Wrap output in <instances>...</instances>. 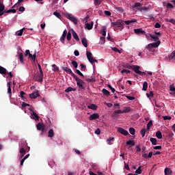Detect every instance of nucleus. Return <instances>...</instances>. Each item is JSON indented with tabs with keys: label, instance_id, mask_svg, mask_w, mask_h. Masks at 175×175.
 Returning <instances> with one entry per match:
<instances>
[{
	"label": "nucleus",
	"instance_id": "nucleus-10",
	"mask_svg": "<svg viewBox=\"0 0 175 175\" xmlns=\"http://www.w3.org/2000/svg\"><path fill=\"white\" fill-rule=\"evenodd\" d=\"M134 32L137 35H144L146 33V31H143V29H135Z\"/></svg>",
	"mask_w": 175,
	"mask_h": 175
},
{
	"label": "nucleus",
	"instance_id": "nucleus-63",
	"mask_svg": "<svg viewBox=\"0 0 175 175\" xmlns=\"http://www.w3.org/2000/svg\"><path fill=\"white\" fill-rule=\"evenodd\" d=\"M27 106H30V105L28 104V103H25V102H23V103H22V108H23V109H24L25 107H27Z\"/></svg>",
	"mask_w": 175,
	"mask_h": 175
},
{
	"label": "nucleus",
	"instance_id": "nucleus-33",
	"mask_svg": "<svg viewBox=\"0 0 175 175\" xmlns=\"http://www.w3.org/2000/svg\"><path fill=\"white\" fill-rule=\"evenodd\" d=\"M52 68V70H53V72H58L59 70V68H58L55 64H53Z\"/></svg>",
	"mask_w": 175,
	"mask_h": 175
},
{
	"label": "nucleus",
	"instance_id": "nucleus-52",
	"mask_svg": "<svg viewBox=\"0 0 175 175\" xmlns=\"http://www.w3.org/2000/svg\"><path fill=\"white\" fill-rule=\"evenodd\" d=\"M81 66V70H83L84 72H85V69H87V67L85 66V65L81 64H80Z\"/></svg>",
	"mask_w": 175,
	"mask_h": 175
},
{
	"label": "nucleus",
	"instance_id": "nucleus-53",
	"mask_svg": "<svg viewBox=\"0 0 175 175\" xmlns=\"http://www.w3.org/2000/svg\"><path fill=\"white\" fill-rule=\"evenodd\" d=\"M107 87L109 88V89L111 90V91L113 94H114L116 92V89H114L113 87H111V85L110 84H108Z\"/></svg>",
	"mask_w": 175,
	"mask_h": 175
},
{
	"label": "nucleus",
	"instance_id": "nucleus-11",
	"mask_svg": "<svg viewBox=\"0 0 175 175\" xmlns=\"http://www.w3.org/2000/svg\"><path fill=\"white\" fill-rule=\"evenodd\" d=\"M4 13H5V5H3V3L0 2V16H3Z\"/></svg>",
	"mask_w": 175,
	"mask_h": 175
},
{
	"label": "nucleus",
	"instance_id": "nucleus-5",
	"mask_svg": "<svg viewBox=\"0 0 175 175\" xmlns=\"http://www.w3.org/2000/svg\"><path fill=\"white\" fill-rule=\"evenodd\" d=\"M117 131L119 133H121V135H123L124 136H128V135H129L128 131L124 129L122 127H118Z\"/></svg>",
	"mask_w": 175,
	"mask_h": 175
},
{
	"label": "nucleus",
	"instance_id": "nucleus-59",
	"mask_svg": "<svg viewBox=\"0 0 175 175\" xmlns=\"http://www.w3.org/2000/svg\"><path fill=\"white\" fill-rule=\"evenodd\" d=\"M76 72L81 77H84V75L79 70H76Z\"/></svg>",
	"mask_w": 175,
	"mask_h": 175
},
{
	"label": "nucleus",
	"instance_id": "nucleus-46",
	"mask_svg": "<svg viewBox=\"0 0 175 175\" xmlns=\"http://www.w3.org/2000/svg\"><path fill=\"white\" fill-rule=\"evenodd\" d=\"M146 96H147L148 98H154V92L150 91V94L146 93Z\"/></svg>",
	"mask_w": 175,
	"mask_h": 175
},
{
	"label": "nucleus",
	"instance_id": "nucleus-19",
	"mask_svg": "<svg viewBox=\"0 0 175 175\" xmlns=\"http://www.w3.org/2000/svg\"><path fill=\"white\" fill-rule=\"evenodd\" d=\"M36 128H37L38 131H42V132H43V131H44V127L43 126V124H42V123H38L36 125Z\"/></svg>",
	"mask_w": 175,
	"mask_h": 175
},
{
	"label": "nucleus",
	"instance_id": "nucleus-26",
	"mask_svg": "<svg viewBox=\"0 0 175 175\" xmlns=\"http://www.w3.org/2000/svg\"><path fill=\"white\" fill-rule=\"evenodd\" d=\"M54 137V131L53 129H51L48 132V137Z\"/></svg>",
	"mask_w": 175,
	"mask_h": 175
},
{
	"label": "nucleus",
	"instance_id": "nucleus-21",
	"mask_svg": "<svg viewBox=\"0 0 175 175\" xmlns=\"http://www.w3.org/2000/svg\"><path fill=\"white\" fill-rule=\"evenodd\" d=\"M38 81L39 83L43 82V71H40V74L38 75Z\"/></svg>",
	"mask_w": 175,
	"mask_h": 175
},
{
	"label": "nucleus",
	"instance_id": "nucleus-58",
	"mask_svg": "<svg viewBox=\"0 0 175 175\" xmlns=\"http://www.w3.org/2000/svg\"><path fill=\"white\" fill-rule=\"evenodd\" d=\"M170 91H172V92H175V87L174 85H170Z\"/></svg>",
	"mask_w": 175,
	"mask_h": 175
},
{
	"label": "nucleus",
	"instance_id": "nucleus-50",
	"mask_svg": "<svg viewBox=\"0 0 175 175\" xmlns=\"http://www.w3.org/2000/svg\"><path fill=\"white\" fill-rule=\"evenodd\" d=\"M121 73L122 75H124V73H126V75H129V73H131V70L124 69L121 71Z\"/></svg>",
	"mask_w": 175,
	"mask_h": 175
},
{
	"label": "nucleus",
	"instance_id": "nucleus-35",
	"mask_svg": "<svg viewBox=\"0 0 175 175\" xmlns=\"http://www.w3.org/2000/svg\"><path fill=\"white\" fill-rule=\"evenodd\" d=\"M166 23H171V24H175V19L174 18H165Z\"/></svg>",
	"mask_w": 175,
	"mask_h": 175
},
{
	"label": "nucleus",
	"instance_id": "nucleus-55",
	"mask_svg": "<svg viewBox=\"0 0 175 175\" xmlns=\"http://www.w3.org/2000/svg\"><path fill=\"white\" fill-rule=\"evenodd\" d=\"M24 29H25V28H23L18 31L17 33L18 36H23V32H24Z\"/></svg>",
	"mask_w": 175,
	"mask_h": 175
},
{
	"label": "nucleus",
	"instance_id": "nucleus-32",
	"mask_svg": "<svg viewBox=\"0 0 175 175\" xmlns=\"http://www.w3.org/2000/svg\"><path fill=\"white\" fill-rule=\"evenodd\" d=\"M147 88H148V83L147 82H144L143 84V88L142 90L143 91H147Z\"/></svg>",
	"mask_w": 175,
	"mask_h": 175
},
{
	"label": "nucleus",
	"instance_id": "nucleus-16",
	"mask_svg": "<svg viewBox=\"0 0 175 175\" xmlns=\"http://www.w3.org/2000/svg\"><path fill=\"white\" fill-rule=\"evenodd\" d=\"M72 38H74L77 42H79L80 40V38H79V36L77 35V33H76V31H75V30H72Z\"/></svg>",
	"mask_w": 175,
	"mask_h": 175
},
{
	"label": "nucleus",
	"instance_id": "nucleus-20",
	"mask_svg": "<svg viewBox=\"0 0 175 175\" xmlns=\"http://www.w3.org/2000/svg\"><path fill=\"white\" fill-rule=\"evenodd\" d=\"M19 152H20V154H22L21 156V158H23V157H24L25 155V154H27V150H25V149H24V148H21L19 150Z\"/></svg>",
	"mask_w": 175,
	"mask_h": 175
},
{
	"label": "nucleus",
	"instance_id": "nucleus-2",
	"mask_svg": "<svg viewBox=\"0 0 175 175\" xmlns=\"http://www.w3.org/2000/svg\"><path fill=\"white\" fill-rule=\"evenodd\" d=\"M86 55H87V58L88 59L89 62H90V64H92V65H94V62L98 64V60L96 59H94V57H92V53H91L90 51H87Z\"/></svg>",
	"mask_w": 175,
	"mask_h": 175
},
{
	"label": "nucleus",
	"instance_id": "nucleus-24",
	"mask_svg": "<svg viewBox=\"0 0 175 175\" xmlns=\"http://www.w3.org/2000/svg\"><path fill=\"white\" fill-rule=\"evenodd\" d=\"M141 7H142V3H137V2L135 3L133 6V9L136 8L137 9V10H139V9H140L139 8Z\"/></svg>",
	"mask_w": 175,
	"mask_h": 175
},
{
	"label": "nucleus",
	"instance_id": "nucleus-25",
	"mask_svg": "<svg viewBox=\"0 0 175 175\" xmlns=\"http://www.w3.org/2000/svg\"><path fill=\"white\" fill-rule=\"evenodd\" d=\"M31 116L33 117V120H35V121H39V116H38L36 112H33Z\"/></svg>",
	"mask_w": 175,
	"mask_h": 175
},
{
	"label": "nucleus",
	"instance_id": "nucleus-57",
	"mask_svg": "<svg viewBox=\"0 0 175 175\" xmlns=\"http://www.w3.org/2000/svg\"><path fill=\"white\" fill-rule=\"evenodd\" d=\"M122 111H121V109H118V110H116L113 112V114H122Z\"/></svg>",
	"mask_w": 175,
	"mask_h": 175
},
{
	"label": "nucleus",
	"instance_id": "nucleus-64",
	"mask_svg": "<svg viewBox=\"0 0 175 175\" xmlns=\"http://www.w3.org/2000/svg\"><path fill=\"white\" fill-rule=\"evenodd\" d=\"M101 33L103 36H106V29H103V30L101 31Z\"/></svg>",
	"mask_w": 175,
	"mask_h": 175
},
{
	"label": "nucleus",
	"instance_id": "nucleus-45",
	"mask_svg": "<svg viewBox=\"0 0 175 175\" xmlns=\"http://www.w3.org/2000/svg\"><path fill=\"white\" fill-rule=\"evenodd\" d=\"M66 36L67 40L69 42L72 39V33H70V31H69Z\"/></svg>",
	"mask_w": 175,
	"mask_h": 175
},
{
	"label": "nucleus",
	"instance_id": "nucleus-12",
	"mask_svg": "<svg viewBox=\"0 0 175 175\" xmlns=\"http://www.w3.org/2000/svg\"><path fill=\"white\" fill-rule=\"evenodd\" d=\"M8 73H9L8 70H6V68H3L2 66H0V75H5V76H6Z\"/></svg>",
	"mask_w": 175,
	"mask_h": 175
},
{
	"label": "nucleus",
	"instance_id": "nucleus-48",
	"mask_svg": "<svg viewBox=\"0 0 175 175\" xmlns=\"http://www.w3.org/2000/svg\"><path fill=\"white\" fill-rule=\"evenodd\" d=\"M131 111V107H126L122 111L123 113H129Z\"/></svg>",
	"mask_w": 175,
	"mask_h": 175
},
{
	"label": "nucleus",
	"instance_id": "nucleus-39",
	"mask_svg": "<svg viewBox=\"0 0 175 175\" xmlns=\"http://www.w3.org/2000/svg\"><path fill=\"white\" fill-rule=\"evenodd\" d=\"M72 91H76V88L68 87L67 89L65 90V92H70Z\"/></svg>",
	"mask_w": 175,
	"mask_h": 175
},
{
	"label": "nucleus",
	"instance_id": "nucleus-38",
	"mask_svg": "<svg viewBox=\"0 0 175 175\" xmlns=\"http://www.w3.org/2000/svg\"><path fill=\"white\" fill-rule=\"evenodd\" d=\"M131 23H136V19H133L132 21H124V24L126 23V25H129V24H131Z\"/></svg>",
	"mask_w": 175,
	"mask_h": 175
},
{
	"label": "nucleus",
	"instance_id": "nucleus-13",
	"mask_svg": "<svg viewBox=\"0 0 175 175\" xmlns=\"http://www.w3.org/2000/svg\"><path fill=\"white\" fill-rule=\"evenodd\" d=\"M131 69H133V70L137 73V75H139V73L140 72V66H137V65H134L133 66V67L131 68Z\"/></svg>",
	"mask_w": 175,
	"mask_h": 175
},
{
	"label": "nucleus",
	"instance_id": "nucleus-51",
	"mask_svg": "<svg viewBox=\"0 0 175 175\" xmlns=\"http://www.w3.org/2000/svg\"><path fill=\"white\" fill-rule=\"evenodd\" d=\"M53 15L55 16V17H57V18H61L62 17L61 14L57 12H53Z\"/></svg>",
	"mask_w": 175,
	"mask_h": 175
},
{
	"label": "nucleus",
	"instance_id": "nucleus-56",
	"mask_svg": "<svg viewBox=\"0 0 175 175\" xmlns=\"http://www.w3.org/2000/svg\"><path fill=\"white\" fill-rule=\"evenodd\" d=\"M116 9L118 12H120V13H123L124 12V9L121 7H116Z\"/></svg>",
	"mask_w": 175,
	"mask_h": 175
},
{
	"label": "nucleus",
	"instance_id": "nucleus-3",
	"mask_svg": "<svg viewBox=\"0 0 175 175\" xmlns=\"http://www.w3.org/2000/svg\"><path fill=\"white\" fill-rule=\"evenodd\" d=\"M73 79H75L77 81V85L79 87V88H81V90H85V88L83 85L84 84V81L81 80V79L79 78L77 76L75 75L73 77Z\"/></svg>",
	"mask_w": 175,
	"mask_h": 175
},
{
	"label": "nucleus",
	"instance_id": "nucleus-17",
	"mask_svg": "<svg viewBox=\"0 0 175 175\" xmlns=\"http://www.w3.org/2000/svg\"><path fill=\"white\" fill-rule=\"evenodd\" d=\"M81 42L83 46H84V47H88V41L87 40V38H83L81 39Z\"/></svg>",
	"mask_w": 175,
	"mask_h": 175
},
{
	"label": "nucleus",
	"instance_id": "nucleus-49",
	"mask_svg": "<svg viewBox=\"0 0 175 175\" xmlns=\"http://www.w3.org/2000/svg\"><path fill=\"white\" fill-rule=\"evenodd\" d=\"M100 3H102V0H94V5H96V6H98Z\"/></svg>",
	"mask_w": 175,
	"mask_h": 175
},
{
	"label": "nucleus",
	"instance_id": "nucleus-14",
	"mask_svg": "<svg viewBox=\"0 0 175 175\" xmlns=\"http://www.w3.org/2000/svg\"><path fill=\"white\" fill-rule=\"evenodd\" d=\"M98 118H99V114H98V113H93V114L90 115V118H89L90 121H92L94 120H98Z\"/></svg>",
	"mask_w": 175,
	"mask_h": 175
},
{
	"label": "nucleus",
	"instance_id": "nucleus-18",
	"mask_svg": "<svg viewBox=\"0 0 175 175\" xmlns=\"http://www.w3.org/2000/svg\"><path fill=\"white\" fill-rule=\"evenodd\" d=\"M126 146H130V147H134L135 146V141L129 139L126 142Z\"/></svg>",
	"mask_w": 175,
	"mask_h": 175
},
{
	"label": "nucleus",
	"instance_id": "nucleus-28",
	"mask_svg": "<svg viewBox=\"0 0 175 175\" xmlns=\"http://www.w3.org/2000/svg\"><path fill=\"white\" fill-rule=\"evenodd\" d=\"M102 92L104 95H105V96H109V95H110V92H109L106 89H103L102 90Z\"/></svg>",
	"mask_w": 175,
	"mask_h": 175
},
{
	"label": "nucleus",
	"instance_id": "nucleus-6",
	"mask_svg": "<svg viewBox=\"0 0 175 175\" xmlns=\"http://www.w3.org/2000/svg\"><path fill=\"white\" fill-rule=\"evenodd\" d=\"M66 17L68 18V20H70V21H72L75 25L77 24V19L76 17H75V16L70 14H68Z\"/></svg>",
	"mask_w": 175,
	"mask_h": 175
},
{
	"label": "nucleus",
	"instance_id": "nucleus-34",
	"mask_svg": "<svg viewBox=\"0 0 175 175\" xmlns=\"http://www.w3.org/2000/svg\"><path fill=\"white\" fill-rule=\"evenodd\" d=\"M19 59H20V62H21V64L24 63V55H23V53H19Z\"/></svg>",
	"mask_w": 175,
	"mask_h": 175
},
{
	"label": "nucleus",
	"instance_id": "nucleus-9",
	"mask_svg": "<svg viewBox=\"0 0 175 175\" xmlns=\"http://www.w3.org/2000/svg\"><path fill=\"white\" fill-rule=\"evenodd\" d=\"M66 35H68V31L66 29L64 30L62 37L60 38V42L63 44L65 43V39L66 38Z\"/></svg>",
	"mask_w": 175,
	"mask_h": 175
},
{
	"label": "nucleus",
	"instance_id": "nucleus-23",
	"mask_svg": "<svg viewBox=\"0 0 175 175\" xmlns=\"http://www.w3.org/2000/svg\"><path fill=\"white\" fill-rule=\"evenodd\" d=\"M88 109H91L92 110H96L98 109V106L94 104H90L88 106Z\"/></svg>",
	"mask_w": 175,
	"mask_h": 175
},
{
	"label": "nucleus",
	"instance_id": "nucleus-4",
	"mask_svg": "<svg viewBox=\"0 0 175 175\" xmlns=\"http://www.w3.org/2000/svg\"><path fill=\"white\" fill-rule=\"evenodd\" d=\"M25 55V57L29 56V58H30V59H31L32 61H33V62H35L36 59V53H34L33 55H32L31 54V52L29 51V50H26Z\"/></svg>",
	"mask_w": 175,
	"mask_h": 175
},
{
	"label": "nucleus",
	"instance_id": "nucleus-43",
	"mask_svg": "<svg viewBox=\"0 0 175 175\" xmlns=\"http://www.w3.org/2000/svg\"><path fill=\"white\" fill-rule=\"evenodd\" d=\"M169 59H175V51L170 55Z\"/></svg>",
	"mask_w": 175,
	"mask_h": 175
},
{
	"label": "nucleus",
	"instance_id": "nucleus-54",
	"mask_svg": "<svg viewBox=\"0 0 175 175\" xmlns=\"http://www.w3.org/2000/svg\"><path fill=\"white\" fill-rule=\"evenodd\" d=\"M113 51H115V53H119V54H121V51L118 49L117 47L112 48Z\"/></svg>",
	"mask_w": 175,
	"mask_h": 175
},
{
	"label": "nucleus",
	"instance_id": "nucleus-62",
	"mask_svg": "<svg viewBox=\"0 0 175 175\" xmlns=\"http://www.w3.org/2000/svg\"><path fill=\"white\" fill-rule=\"evenodd\" d=\"M166 6H167V9H173V8H174L173 4H172L170 3H168Z\"/></svg>",
	"mask_w": 175,
	"mask_h": 175
},
{
	"label": "nucleus",
	"instance_id": "nucleus-37",
	"mask_svg": "<svg viewBox=\"0 0 175 175\" xmlns=\"http://www.w3.org/2000/svg\"><path fill=\"white\" fill-rule=\"evenodd\" d=\"M165 174V175H170L172 174V170L169 168H165L164 170Z\"/></svg>",
	"mask_w": 175,
	"mask_h": 175
},
{
	"label": "nucleus",
	"instance_id": "nucleus-22",
	"mask_svg": "<svg viewBox=\"0 0 175 175\" xmlns=\"http://www.w3.org/2000/svg\"><path fill=\"white\" fill-rule=\"evenodd\" d=\"M7 87L8 88V94H10V98H12V88H10V82L7 83Z\"/></svg>",
	"mask_w": 175,
	"mask_h": 175
},
{
	"label": "nucleus",
	"instance_id": "nucleus-1",
	"mask_svg": "<svg viewBox=\"0 0 175 175\" xmlns=\"http://www.w3.org/2000/svg\"><path fill=\"white\" fill-rule=\"evenodd\" d=\"M124 25H125V24H124V21L121 19L111 23V27L113 28L114 31H117L118 29H124Z\"/></svg>",
	"mask_w": 175,
	"mask_h": 175
},
{
	"label": "nucleus",
	"instance_id": "nucleus-44",
	"mask_svg": "<svg viewBox=\"0 0 175 175\" xmlns=\"http://www.w3.org/2000/svg\"><path fill=\"white\" fill-rule=\"evenodd\" d=\"M146 132H147V130H146V129H142L141 130L140 133H141L142 137H144V136H146Z\"/></svg>",
	"mask_w": 175,
	"mask_h": 175
},
{
	"label": "nucleus",
	"instance_id": "nucleus-29",
	"mask_svg": "<svg viewBox=\"0 0 175 175\" xmlns=\"http://www.w3.org/2000/svg\"><path fill=\"white\" fill-rule=\"evenodd\" d=\"M150 38H151L152 39H153V40H154V42H158V40H159V38L158 36H154V35H152V34H150Z\"/></svg>",
	"mask_w": 175,
	"mask_h": 175
},
{
	"label": "nucleus",
	"instance_id": "nucleus-15",
	"mask_svg": "<svg viewBox=\"0 0 175 175\" xmlns=\"http://www.w3.org/2000/svg\"><path fill=\"white\" fill-rule=\"evenodd\" d=\"M161 44V40H158L156 42L150 43V46H151L153 49H157Z\"/></svg>",
	"mask_w": 175,
	"mask_h": 175
},
{
	"label": "nucleus",
	"instance_id": "nucleus-27",
	"mask_svg": "<svg viewBox=\"0 0 175 175\" xmlns=\"http://www.w3.org/2000/svg\"><path fill=\"white\" fill-rule=\"evenodd\" d=\"M85 27L87 28V29H91L93 27H94V22H91V24L90 23H86L85 24Z\"/></svg>",
	"mask_w": 175,
	"mask_h": 175
},
{
	"label": "nucleus",
	"instance_id": "nucleus-31",
	"mask_svg": "<svg viewBox=\"0 0 175 175\" xmlns=\"http://www.w3.org/2000/svg\"><path fill=\"white\" fill-rule=\"evenodd\" d=\"M129 133H131V135H135V132H136V131L135 130V128H133V127H130L129 129Z\"/></svg>",
	"mask_w": 175,
	"mask_h": 175
},
{
	"label": "nucleus",
	"instance_id": "nucleus-36",
	"mask_svg": "<svg viewBox=\"0 0 175 175\" xmlns=\"http://www.w3.org/2000/svg\"><path fill=\"white\" fill-rule=\"evenodd\" d=\"M150 140L153 146H157V141L156 138L151 137Z\"/></svg>",
	"mask_w": 175,
	"mask_h": 175
},
{
	"label": "nucleus",
	"instance_id": "nucleus-42",
	"mask_svg": "<svg viewBox=\"0 0 175 175\" xmlns=\"http://www.w3.org/2000/svg\"><path fill=\"white\" fill-rule=\"evenodd\" d=\"M71 64L75 69H77V67L79 66V64H77V62L73 60V61H72Z\"/></svg>",
	"mask_w": 175,
	"mask_h": 175
},
{
	"label": "nucleus",
	"instance_id": "nucleus-30",
	"mask_svg": "<svg viewBox=\"0 0 175 175\" xmlns=\"http://www.w3.org/2000/svg\"><path fill=\"white\" fill-rule=\"evenodd\" d=\"M151 126H152V120H150L148 122V123L146 125V129L147 131H150V128H151Z\"/></svg>",
	"mask_w": 175,
	"mask_h": 175
},
{
	"label": "nucleus",
	"instance_id": "nucleus-7",
	"mask_svg": "<svg viewBox=\"0 0 175 175\" xmlns=\"http://www.w3.org/2000/svg\"><path fill=\"white\" fill-rule=\"evenodd\" d=\"M62 70H64V72H66V73H68V75H71L72 77L76 76V75L72 71V69L68 68V67H62Z\"/></svg>",
	"mask_w": 175,
	"mask_h": 175
},
{
	"label": "nucleus",
	"instance_id": "nucleus-40",
	"mask_svg": "<svg viewBox=\"0 0 175 175\" xmlns=\"http://www.w3.org/2000/svg\"><path fill=\"white\" fill-rule=\"evenodd\" d=\"M16 12H17V10H16V9L4 10V13H16Z\"/></svg>",
	"mask_w": 175,
	"mask_h": 175
},
{
	"label": "nucleus",
	"instance_id": "nucleus-61",
	"mask_svg": "<svg viewBox=\"0 0 175 175\" xmlns=\"http://www.w3.org/2000/svg\"><path fill=\"white\" fill-rule=\"evenodd\" d=\"M163 119L166 121L167 120H172V116H163Z\"/></svg>",
	"mask_w": 175,
	"mask_h": 175
},
{
	"label": "nucleus",
	"instance_id": "nucleus-41",
	"mask_svg": "<svg viewBox=\"0 0 175 175\" xmlns=\"http://www.w3.org/2000/svg\"><path fill=\"white\" fill-rule=\"evenodd\" d=\"M156 137H157V139H162V132L161 131H157L156 133Z\"/></svg>",
	"mask_w": 175,
	"mask_h": 175
},
{
	"label": "nucleus",
	"instance_id": "nucleus-60",
	"mask_svg": "<svg viewBox=\"0 0 175 175\" xmlns=\"http://www.w3.org/2000/svg\"><path fill=\"white\" fill-rule=\"evenodd\" d=\"M124 169H126V170H131V168L129 167V165H128L125 162H124Z\"/></svg>",
	"mask_w": 175,
	"mask_h": 175
},
{
	"label": "nucleus",
	"instance_id": "nucleus-47",
	"mask_svg": "<svg viewBox=\"0 0 175 175\" xmlns=\"http://www.w3.org/2000/svg\"><path fill=\"white\" fill-rule=\"evenodd\" d=\"M136 174H142V166H139L136 170H135Z\"/></svg>",
	"mask_w": 175,
	"mask_h": 175
},
{
	"label": "nucleus",
	"instance_id": "nucleus-8",
	"mask_svg": "<svg viewBox=\"0 0 175 175\" xmlns=\"http://www.w3.org/2000/svg\"><path fill=\"white\" fill-rule=\"evenodd\" d=\"M38 96H40L39 94V90H36V92L29 94V98H31V99H36V98Z\"/></svg>",
	"mask_w": 175,
	"mask_h": 175
}]
</instances>
